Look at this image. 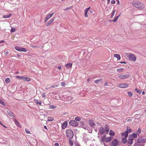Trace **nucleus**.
I'll list each match as a JSON object with an SVG mask.
<instances>
[{
	"mask_svg": "<svg viewBox=\"0 0 146 146\" xmlns=\"http://www.w3.org/2000/svg\"><path fill=\"white\" fill-rule=\"evenodd\" d=\"M15 30L16 29L15 28H11V33L14 32L15 31Z\"/></svg>",
	"mask_w": 146,
	"mask_h": 146,
	"instance_id": "obj_44",
	"label": "nucleus"
},
{
	"mask_svg": "<svg viewBox=\"0 0 146 146\" xmlns=\"http://www.w3.org/2000/svg\"><path fill=\"white\" fill-rule=\"evenodd\" d=\"M107 82H105L104 84V86H107Z\"/></svg>",
	"mask_w": 146,
	"mask_h": 146,
	"instance_id": "obj_53",
	"label": "nucleus"
},
{
	"mask_svg": "<svg viewBox=\"0 0 146 146\" xmlns=\"http://www.w3.org/2000/svg\"><path fill=\"white\" fill-rule=\"evenodd\" d=\"M57 68L59 70H61V67L59 66H58Z\"/></svg>",
	"mask_w": 146,
	"mask_h": 146,
	"instance_id": "obj_54",
	"label": "nucleus"
},
{
	"mask_svg": "<svg viewBox=\"0 0 146 146\" xmlns=\"http://www.w3.org/2000/svg\"><path fill=\"white\" fill-rule=\"evenodd\" d=\"M15 123H17V124H18V126L19 127V125H20V126H21L20 125V124L19 123V122L18 121L16 120V119H15Z\"/></svg>",
	"mask_w": 146,
	"mask_h": 146,
	"instance_id": "obj_41",
	"label": "nucleus"
},
{
	"mask_svg": "<svg viewBox=\"0 0 146 146\" xmlns=\"http://www.w3.org/2000/svg\"><path fill=\"white\" fill-rule=\"evenodd\" d=\"M129 138L128 140L127 144L128 145H131L133 143V140H134V139L131 138Z\"/></svg>",
	"mask_w": 146,
	"mask_h": 146,
	"instance_id": "obj_13",
	"label": "nucleus"
},
{
	"mask_svg": "<svg viewBox=\"0 0 146 146\" xmlns=\"http://www.w3.org/2000/svg\"><path fill=\"white\" fill-rule=\"evenodd\" d=\"M42 97H44V98H45V94H44V93L43 94H42Z\"/></svg>",
	"mask_w": 146,
	"mask_h": 146,
	"instance_id": "obj_56",
	"label": "nucleus"
},
{
	"mask_svg": "<svg viewBox=\"0 0 146 146\" xmlns=\"http://www.w3.org/2000/svg\"><path fill=\"white\" fill-rule=\"evenodd\" d=\"M126 138V137H124L122 138V142L124 144L126 143L127 141Z\"/></svg>",
	"mask_w": 146,
	"mask_h": 146,
	"instance_id": "obj_30",
	"label": "nucleus"
},
{
	"mask_svg": "<svg viewBox=\"0 0 146 146\" xmlns=\"http://www.w3.org/2000/svg\"><path fill=\"white\" fill-rule=\"evenodd\" d=\"M61 84L63 86H64L65 85V83L64 82H61Z\"/></svg>",
	"mask_w": 146,
	"mask_h": 146,
	"instance_id": "obj_50",
	"label": "nucleus"
},
{
	"mask_svg": "<svg viewBox=\"0 0 146 146\" xmlns=\"http://www.w3.org/2000/svg\"><path fill=\"white\" fill-rule=\"evenodd\" d=\"M54 15V13H52L47 15L44 19V22H46L50 18Z\"/></svg>",
	"mask_w": 146,
	"mask_h": 146,
	"instance_id": "obj_11",
	"label": "nucleus"
},
{
	"mask_svg": "<svg viewBox=\"0 0 146 146\" xmlns=\"http://www.w3.org/2000/svg\"><path fill=\"white\" fill-rule=\"evenodd\" d=\"M109 134L110 135L113 136L114 135L115 133L114 132L111 130L109 132Z\"/></svg>",
	"mask_w": 146,
	"mask_h": 146,
	"instance_id": "obj_32",
	"label": "nucleus"
},
{
	"mask_svg": "<svg viewBox=\"0 0 146 146\" xmlns=\"http://www.w3.org/2000/svg\"><path fill=\"white\" fill-rule=\"evenodd\" d=\"M88 123L89 125L92 127H93L95 125L93 121L91 119L89 120Z\"/></svg>",
	"mask_w": 146,
	"mask_h": 146,
	"instance_id": "obj_14",
	"label": "nucleus"
},
{
	"mask_svg": "<svg viewBox=\"0 0 146 146\" xmlns=\"http://www.w3.org/2000/svg\"><path fill=\"white\" fill-rule=\"evenodd\" d=\"M112 143L113 146H117L118 145V141L116 139H114L112 140Z\"/></svg>",
	"mask_w": 146,
	"mask_h": 146,
	"instance_id": "obj_10",
	"label": "nucleus"
},
{
	"mask_svg": "<svg viewBox=\"0 0 146 146\" xmlns=\"http://www.w3.org/2000/svg\"><path fill=\"white\" fill-rule=\"evenodd\" d=\"M81 119V118L78 117H76L75 119L76 121H80Z\"/></svg>",
	"mask_w": 146,
	"mask_h": 146,
	"instance_id": "obj_37",
	"label": "nucleus"
},
{
	"mask_svg": "<svg viewBox=\"0 0 146 146\" xmlns=\"http://www.w3.org/2000/svg\"><path fill=\"white\" fill-rule=\"evenodd\" d=\"M117 1L118 2V4L119 5V0H117Z\"/></svg>",
	"mask_w": 146,
	"mask_h": 146,
	"instance_id": "obj_63",
	"label": "nucleus"
},
{
	"mask_svg": "<svg viewBox=\"0 0 146 146\" xmlns=\"http://www.w3.org/2000/svg\"><path fill=\"white\" fill-rule=\"evenodd\" d=\"M105 128L106 131L107 132V133H108L109 131V128L108 127L107 125H105Z\"/></svg>",
	"mask_w": 146,
	"mask_h": 146,
	"instance_id": "obj_29",
	"label": "nucleus"
},
{
	"mask_svg": "<svg viewBox=\"0 0 146 146\" xmlns=\"http://www.w3.org/2000/svg\"><path fill=\"white\" fill-rule=\"evenodd\" d=\"M10 81V79L9 78H7L5 80V82L7 83H9Z\"/></svg>",
	"mask_w": 146,
	"mask_h": 146,
	"instance_id": "obj_34",
	"label": "nucleus"
},
{
	"mask_svg": "<svg viewBox=\"0 0 146 146\" xmlns=\"http://www.w3.org/2000/svg\"><path fill=\"white\" fill-rule=\"evenodd\" d=\"M113 139V137H110L106 138L105 141L106 142H110Z\"/></svg>",
	"mask_w": 146,
	"mask_h": 146,
	"instance_id": "obj_18",
	"label": "nucleus"
},
{
	"mask_svg": "<svg viewBox=\"0 0 146 146\" xmlns=\"http://www.w3.org/2000/svg\"><path fill=\"white\" fill-rule=\"evenodd\" d=\"M7 114L11 117L13 118L15 117V116L14 113L12 112L11 111L8 110L7 111Z\"/></svg>",
	"mask_w": 146,
	"mask_h": 146,
	"instance_id": "obj_9",
	"label": "nucleus"
},
{
	"mask_svg": "<svg viewBox=\"0 0 146 146\" xmlns=\"http://www.w3.org/2000/svg\"><path fill=\"white\" fill-rule=\"evenodd\" d=\"M57 86H58L57 85H55L52 86H50V88H55V87H57Z\"/></svg>",
	"mask_w": 146,
	"mask_h": 146,
	"instance_id": "obj_47",
	"label": "nucleus"
},
{
	"mask_svg": "<svg viewBox=\"0 0 146 146\" xmlns=\"http://www.w3.org/2000/svg\"><path fill=\"white\" fill-rule=\"evenodd\" d=\"M137 142L138 143H143L145 142V140L144 139L142 138H138L137 141Z\"/></svg>",
	"mask_w": 146,
	"mask_h": 146,
	"instance_id": "obj_15",
	"label": "nucleus"
},
{
	"mask_svg": "<svg viewBox=\"0 0 146 146\" xmlns=\"http://www.w3.org/2000/svg\"><path fill=\"white\" fill-rule=\"evenodd\" d=\"M99 131L100 134H103L105 132L104 128L103 127L100 128L99 129Z\"/></svg>",
	"mask_w": 146,
	"mask_h": 146,
	"instance_id": "obj_16",
	"label": "nucleus"
},
{
	"mask_svg": "<svg viewBox=\"0 0 146 146\" xmlns=\"http://www.w3.org/2000/svg\"><path fill=\"white\" fill-rule=\"evenodd\" d=\"M56 108V106L54 105H51L49 106V108L50 109H53Z\"/></svg>",
	"mask_w": 146,
	"mask_h": 146,
	"instance_id": "obj_40",
	"label": "nucleus"
},
{
	"mask_svg": "<svg viewBox=\"0 0 146 146\" xmlns=\"http://www.w3.org/2000/svg\"><path fill=\"white\" fill-rule=\"evenodd\" d=\"M106 135H104L102 137H101V141L102 142H104L105 141L106 139Z\"/></svg>",
	"mask_w": 146,
	"mask_h": 146,
	"instance_id": "obj_23",
	"label": "nucleus"
},
{
	"mask_svg": "<svg viewBox=\"0 0 146 146\" xmlns=\"http://www.w3.org/2000/svg\"><path fill=\"white\" fill-rule=\"evenodd\" d=\"M31 47H32V48H37L38 47V46H35L33 45H31Z\"/></svg>",
	"mask_w": 146,
	"mask_h": 146,
	"instance_id": "obj_49",
	"label": "nucleus"
},
{
	"mask_svg": "<svg viewBox=\"0 0 146 146\" xmlns=\"http://www.w3.org/2000/svg\"><path fill=\"white\" fill-rule=\"evenodd\" d=\"M54 19V18H53L47 22L46 26L47 27L50 26L53 22Z\"/></svg>",
	"mask_w": 146,
	"mask_h": 146,
	"instance_id": "obj_12",
	"label": "nucleus"
},
{
	"mask_svg": "<svg viewBox=\"0 0 146 146\" xmlns=\"http://www.w3.org/2000/svg\"><path fill=\"white\" fill-rule=\"evenodd\" d=\"M67 122L66 121L63 123L62 125V128L64 129L67 126Z\"/></svg>",
	"mask_w": 146,
	"mask_h": 146,
	"instance_id": "obj_22",
	"label": "nucleus"
},
{
	"mask_svg": "<svg viewBox=\"0 0 146 146\" xmlns=\"http://www.w3.org/2000/svg\"><path fill=\"white\" fill-rule=\"evenodd\" d=\"M12 16V14H9V15H3V17L4 18H9L11 16Z\"/></svg>",
	"mask_w": 146,
	"mask_h": 146,
	"instance_id": "obj_24",
	"label": "nucleus"
},
{
	"mask_svg": "<svg viewBox=\"0 0 146 146\" xmlns=\"http://www.w3.org/2000/svg\"><path fill=\"white\" fill-rule=\"evenodd\" d=\"M70 139L69 140V143L70 145V146H72L73 145V143L72 141Z\"/></svg>",
	"mask_w": 146,
	"mask_h": 146,
	"instance_id": "obj_38",
	"label": "nucleus"
},
{
	"mask_svg": "<svg viewBox=\"0 0 146 146\" xmlns=\"http://www.w3.org/2000/svg\"><path fill=\"white\" fill-rule=\"evenodd\" d=\"M80 125L81 126V127H83L85 124V123H84V122L82 121L80 122Z\"/></svg>",
	"mask_w": 146,
	"mask_h": 146,
	"instance_id": "obj_42",
	"label": "nucleus"
},
{
	"mask_svg": "<svg viewBox=\"0 0 146 146\" xmlns=\"http://www.w3.org/2000/svg\"><path fill=\"white\" fill-rule=\"evenodd\" d=\"M25 131L27 133H30V131H29V130L27 129H25Z\"/></svg>",
	"mask_w": 146,
	"mask_h": 146,
	"instance_id": "obj_46",
	"label": "nucleus"
},
{
	"mask_svg": "<svg viewBox=\"0 0 146 146\" xmlns=\"http://www.w3.org/2000/svg\"><path fill=\"white\" fill-rule=\"evenodd\" d=\"M110 0H107V4H109L110 3Z\"/></svg>",
	"mask_w": 146,
	"mask_h": 146,
	"instance_id": "obj_58",
	"label": "nucleus"
},
{
	"mask_svg": "<svg viewBox=\"0 0 146 146\" xmlns=\"http://www.w3.org/2000/svg\"><path fill=\"white\" fill-rule=\"evenodd\" d=\"M8 51L6 52H5L4 54H5V55H7L8 54Z\"/></svg>",
	"mask_w": 146,
	"mask_h": 146,
	"instance_id": "obj_55",
	"label": "nucleus"
},
{
	"mask_svg": "<svg viewBox=\"0 0 146 146\" xmlns=\"http://www.w3.org/2000/svg\"><path fill=\"white\" fill-rule=\"evenodd\" d=\"M90 7H89L88 8H86L85 10V17H88V12L90 9Z\"/></svg>",
	"mask_w": 146,
	"mask_h": 146,
	"instance_id": "obj_21",
	"label": "nucleus"
},
{
	"mask_svg": "<svg viewBox=\"0 0 146 146\" xmlns=\"http://www.w3.org/2000/svg\"><path fill=\"white\" fill-rule=\"evenodd\" d=\"M114 57L117 58V60H119L120 59V56L119 54H115L114 55Z\"/></svg>",
	"mask_w": 146,
	"mask_h": 146,
	"instance_id": "obj_26",
	"label": "nucleus"
},
{
	"mask_svg": "<svg viewBox=\"0 0 146 146\" xmlns=\"http://www.w3.org/2000/svg\"><path fill=\"white\" fill-rule=\"evenodd\" d=\"M90 80V79L88 78L87 80V81L88 82H89Z\"/></svg>",
	"mask_w": 146,
	"mask_h": 146,
	"instance_id": "obj_60",
	"label": "nucleus"
},
{
	"mask_svg": "<svg viewBox=\"0 0 146 146\" xmlns=\"http://www.w3.org/2000/svg\"><path fill=\"white\" fill-rule=\"evenodd\" d=\"M128 94L129 96H131L132 95V94L131 92H129L128 93Z\"/></svg>",
	"mask_w": 146,
	"mask_h": 146,
	"instance_id": "obj_45",
	"label": "nucleus"
},
{
	"mask_svg": "<svg viewBox=\"0 0 146 146\" xmlns=\"http://www.w3.org/2000/svg\"><path fill=\"white\" fill-rule=\"evenodd\" d=\"M127 131H127L128 132V133H130L131 131L132 130L131 129L129 128H129L128 127H127L126 129Z\"/></svg>",
	"mask_w": 146,
	"mask_h": 146,
	"instance_id": "obj_35",
	"label": "nucleus"
},
{
	"mask_svg": "<svg viewBox=\"0 0 146 146\" xmlns=\"http://www.w3.org/2000/svg\"><path fill=\"white\" fill-rule=\"evenodd\" d=\"M129 76L128 74H121L118 76V78L121 79H125L129 78Z\"/></svg>",
	"mask_w": 146,
	"mask_h": 146,
	"instance_id": "obj_7",
	"label": "nucleus"
},
{
	"mask_svg": "<svg viewBox=\"0 0 146 146\" xmlns=\"http://www.w3.org/2000/svg\"><path fill=\"white\" fill-rule=\"evenodd\" d=\"M120 63L121 64H123V63L125 64L126 63L125 62H120Z\"/></svg>",
	"mask_w": 146,
	"mask_h": 146,
	"instance_id": "obj_57",
	"label": "nucleus"
},
{
	"mask_svg": "<svg viewBox=\"0 0 146 146\" xmlns=\"http://www.w3.org/2000/svg\"><path fill=\"white\" fill-rule=\"evenodd\" d=\"M128 135V133L127 131H126L124 132V133H121V135L122 136H124L125 137L127 138Z\"/></svg>",
	"mask_w": 146,
	"mask_h": 146,
	"instance_id": "obj_19",
	"label": "nucleus"
},
{
	"mask_svg": "<svg viewBox=\"0 0 146 146\" xmlns=\"http://www.w3.org/2000/svg\"><path fill=\"white\" fill-rule=\"evenodd\" d=\"M0 103L2 105H5L4 103L3 100L0 99Z\"/></svg>",
	"mask_w": 146,
	"mask_h": 146,
	"instance_id": "obj_43",
	"label": "nucleus"
},
{
	"mask_svg": "<svg viewBox=\"0 0 146 146\" xmlns=\"http://www.w3.org/2000/svg\"><path fill=\"white\" fill-rule=\"evenodd\" d=\"M141 129H139L138 130L137 132L139 133H140L141 132Z\"/></svg>",
	"mask_w": 146,
	"mask_h": 146,
	"instance_id": "obj_51",
	"label": "nucleus"
},
{
	"mask_svg": "<svg viewBox=\"0 0 146 146\" xmlns=\"http://www.w3.org/2000/svg\"><path fill=\"white\" fill-rule=\"evenodd\" d=\"M5 42L4 40H2L0 42V43H2V42Z\"/></svg>",
	"mask_w": 146,
	"mask_h": 146,
	"instance_id": "obj_62",
	"label": "nucleus"
},
{
	"mask_svg": "<svg viewBox=\"0 0 146 146\" xmlns=\"http://www.w3.org/2000/svg\"><path fill=\"white\" fill-rule=\"evenodd\" d=\"M34 102L36 103L37 104L41 105L42 104V102L40 100L38 101V100L36 99H35L34 100Z\"/></svg>",
	"mask_w": 146,
	"mask_h": 146,
	"instance_id": "obj_25",
	"label": "nucleus"
},
{
	"mask_svg": "<svg viewBox=\"0 0 146 146\" xmlns=\"http://www.w3.org/2000/svg\"><path fill=\"white\" fill-rule=\"evenodd\" d=\"M121 14H119L117 16H116L115 18V19L113 20V22H116L117 20L118 19L119 17L120 16Z\"/></svg>",
	"mask_w": 146,
	"mask_h": 146,
	"instance_id": "obj_28",
	"label": "nucleus"
},
{
	"mask_svg": "<svg viewBox=\"0 0 146 146\" xmlns=\"http://www.w3.org/2000/svg\"><path fill=\"white\" fill-rule=\"evenodd\" d=\"M135 90L139 94H140L142 92L141 90H139L137 88H136L135 89Z\"/></svg>",
	"mask_w": 146,
	"mask_h": 146,
	"instance_id": "obj_33",
	"label": "nucleus"
},
{
	"mask_svg": "<svg viewBox=\"0 0 146 146\" xmlns=\"http://www.w3.org/2000/svg\"><path fill=\"white\" fill-rule=\"evenodd\" d=\"M72 63H69L66 64L65 65V67L68 69L69 68H72Z\"/></svg>",
	"mask_w": 146,
	"mask_h": 146,
	"instance_id": "obj_20",
	"label": "nucleus"
},
{
	"mask_svg": "<svg viewBox=\"0 0 146 146\" xmlns=\"http://www.w3.org/2000/svg\"><path fill=\"white\" fill-rule=\"evenodd\" d=\"M115 10H113L112 12V14L111 16V18H112L113 17V16H114L115 14Z\"/></svg>",
	"mask_w": 146,
	"mask_h": 146,
	"instance_id": "obj_39",
	"label": "nucleus"
},
{
	"mask_svg": "<svg viewBox=\"0 0 146 146\" xmlns=\"http://www.w3.org/2000/svg\"><path fill=\"white\" fill-rule=\"evenodd\" d=\"M132 4L134 7L139 9H143L144 7L143 4L138 1L135 3L133 2Z\"/></svg>",
	"mask_w": 146,
	"mask_h": 146,
	"instance_id": "obj_1",
	"label": "nucleus"
},
{
	"mask_svg": "<svg viewBox=\"0 0 146 146\" xmlns=\"http://www.w3.org/2000/svg\"><path fill=\"white\" fill-rule=\"evenodd\" d=\"M69 98L70 100H72L73 99V98L70 96L69 97Z\"/></svg>",
	"mask_w": 146,
	"mask_h": 146,
	"instance_id": "obj_61",
	"label": "nucleus"
},
{
	"mask_svg": "<svg viewBox=\"0 0 146 146\" xmlns=\"http://www.w3.org/2000/svg\"><path fill=\"white\" fill-rule=\"evenodd\" d=\"M126 56L130 60H131L133 61H135L136 60V58L135 56L131 54L127 53L126 55Z\"/></svg>",
	"mask_w": 146,
	"mask_h": 146,
	"instance_id": "obj_3",
	"label": "nucleus"
},
{
	"mask_svg": "<svg viewBox=\"0 0 146 146\" xmlns=\"http://www.w3.org/2000/svg\"><path fill=\"white\" fill-rule=\"evenodd\" d=\"M145 94V92L144 91H143L142 92V94Z\"/></svg>",
	"mask_w": 146,
	"mask_h": 146,
	"instance_id": "obj_64",
	"label": "nucleus"
},
{
	"mask_svg": "<svg viewBox=\"0 0 146 146\" xmlns=\"http://www.w3.org/2000/svg\"><path fill=\"white\" fill-rule=\"evenodd\" d=\"M55 146H59V144L58 143H56L54 144Z\"/></svg>",
	"mask_w": 146,
	"mask_h": 146,
	"instance_id": "obj_52",
	"label": "nucleus"
},
{
	"mask_svg": "<svg viewBox=\"0 0 146 146\" xmlns=\"http://www.w3.org/2000/svg\"><path fill=\"white\" fill-rule=\"evenodd\" d=\"M137 137V135L136 134L133 133L131 135H129L128 136V138H136Z\"/></svg>",
	"mask_w": 146,
	"mask_h": 146,
	"instance_id": "obj_17",
	"label": "nucleus"
},
{
	"mask_svg": "<svg viewBox=\"0 0 146 146\" xmlns=\"http://www.w3.org/2000/svg\"><path fill=\"white\" fill-rule=\"evenodd\" d=\"M124 70V69L123 68H118L117 70V71L118 72H122Z\"/></svg>",
	"mask_w": 146,
	"mask_h": 146,
	"instance_id": "obj_31",
	"label": "nucleus"
},
{
	"mask_svg": "<svg viewBox=\"0 0 146 146\" xmlns=\"http://www.w3.org/2000/svg\"><path fill=\"white\" fill-rule=\"evenodd\" d=\"M17 55L19 57H20L21 56V55L20 54H17Z\"/></svg>",
	"mask_w": 146,
	"mask_h": 146,
	"instance_id": "obj_59",
	"label": "nucleus"
},
{
	"mask_svg": "<svg viewBox=\"0 0 146 146\" xmlns=\"http://www.w3.org/2000/svg\"><path fill=\"white\" fill-rule=\"evenodd\" d=\"M115 0H112L111 1V3L112 4H114L115 3Z\"/></svg>",
	"mask_w": 146,
	"mask_h": 146,
	"instance_id": "obj_48",
	"label": "nucleus"
},
{
	"mask_svg": "<svg viewBox=\"0 0 146 146\" xmlns=\"http://www.w3.org/2000/svg\"><path fill=\"white\" fill-rule=\"evenodd\" d=\"M69 123L70 125L74 127L78 126V123L76 121L74 120H70L69 122Z\"/></svg>",
	"mask_w": 146,
	"mask_h": 146,
	"instance_id": "obj_5",
	"label": "nucleus"
},
{
	"mask_svg": "<svg viewBox=\"0 0 146 146\" xmlns=\"http://www.w3.org/2000/svg\"><path fill=\"white\" fill-rule=\"evenodd\" d=\"M102 80V79L101 78H100L99 79L96 80L94 81V82L96 84H98L100 82H101Z\"/></svg>",
	"mask_w": 146,
	"mask_h": 146,
	"instance_id": "obj_27",
	"label": "nucleus"
},
{
	"mask_svg": "<svg viewBox=\"0 0 146 146\" xmlns=\"http://www.w3.org/2000/svg\"><path fill=\"white\" fill-rule=\"evenodd\" d=\"M129 84L127 83L122 84H119L118 85V87L119 88H125L128 87Z\"/></svg>",
	"mask_w": 146,
	"mask_h": 146,
	"instance_id": "obj_8",
	"label": "nucleus"
},
{
	"mask_svg": "<svg viewBox=\"0 0 146 146\" xmlns=\"http://www.w3.org/2000/svg\"><path fill=\"white\" fill-rule=\"evenodd\" d=\"M66 134L67 137L70 139H72L74 136L73 132L72 130L70 129H68L66 130Z\"/></svg>",
	"mask_w": 146,
	"mask_h": 146,
	"instance_id": "obj_2",
	"label": "nucleus"
},
{
	"mask_svg": "<svg viewBox=\"0 0 146 146\" xmlns=\"http://www.w3.org/2000/svg\"><path fill=\"white\" fill-rule=\"evenodd\" d=\"M53 120L54 118L51 117H48V121H53Z\"/></svg>",
	"mask_w": 146,
	"mask_h": 146,
	"instance_id": "obj_36",
	"label": "nucleus"
},
{
	"mask_svg": "<svg viewBox=\"0 0 146 146\" xmlns=\"http://www.w3.org/2000/svg\"><path fill=\"white\" fill-rule=\"evenodd\" d=\"M15 49L19 51H23L26 52L27 51V49L23 48H21L20 46H15Z\"/></svg>",
	"mask_w": 146,
	"mask_h": 146,
	"instance_id": "obj_6",
	"label": "nucleus"
},
{
	"mask_svg": "<svg viewBox=\"0 0 146 146\" xmlns=\"http://www.w3.org/2000/svg\"><path fill=\"white\" fill-rule=\"evenodd\" d=\"M16 78L19 79H20L23 80L25 81L28 82L30 81L31 80V79L27 77L17 76H16Z\"/></svg>",
	"mask_w": 146,
	"mask_h": 146,
	"instance_id": "obj_4",
	"label": "nucleus"
}]
</instances>
